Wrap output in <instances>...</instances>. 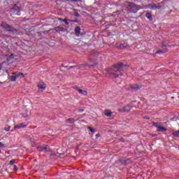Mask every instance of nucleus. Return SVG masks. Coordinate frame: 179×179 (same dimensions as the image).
Wrapping results in <instances>:
<instances>
[{"mask_svg": "<svg viewBox=\"0 0 179 179\" xmlns=\"http://www.w3.org/2000/svg\"><path fill=\"white\" fill-rule=\"evenodd\" d=\"M96 139H97L98 138H100V134H96Z\"/></svg>", "mask_w": 179, "mask_h": 179, "instance_id": "obj_31", "label": "nucleus"}, {"mask_svg": "<svg viewBox=\"0 0 179 179\" xmlns=\"http://www.w3.org/2000/svg\"><path fill=\"white\" fill-rule=\"evenodd\" d=\"M129 111H131V107L129 105L119 109L120 113H129Z\"/></svg>", "mask_w": 179, "mask_h": 179, "instance_id": "obj_5", "label": "nucleus"}, {"mask_svg": "<svg viewBox=\"0 0 179 179\" xmlns=\"http://www.w3.org/2000/svg\"><path fill=\"white\" fill-rule=\"evenodd\" d=\"M27 123H20L14 127V129H20V128H26Z\"/></svg>", "mask_w": 179, "mask_h": 179, "instance_id": "obj_8", "label": "nucleus"}, {"mask_svg": "<svg viewBox=\"0 0 179 179\" xmlns=\"http://www.w3.org/2000/svg\"><path fill=\"white\" fill-rule=\"evenodd\" d=\"M148 8H150V9H152V10H155L156 9H160V6H157L156 5H148Z\"/></svg>", "mask_w": 179, "mask_h": 179, "instance_id": "obj_17", "label": "nucleus"}, {"mask_svg": "<svg viewBox=\"0 0 179 179\" xmlns=\"http://www.w3.org/2000/svg\"><path fill=\"white\" fill-rule=\"evenodd\" d=\"M66 1H72V0H66Z\"/></svg>", "mask_w": 179, "mask_h": 179, "instance_id": "obj_39", "label": "nucleus"}, {"mask_svg": "<svg viewBox=\"0 0 179 179\" xmlns=\"http://www.w3.org/2000/svg\"><path fill=\"white\" fill-rule=\"evenodd\" d=\"M70 68H73V66H70Z\"/></svg>", "mask_w": 179, "mask_h": 179, "instance_id": "obj_41", "label": "nucleus"}, {"mask_svg": "<svg viewBox=\"0 0 179 179\" xmlns=\"http://www.w3.org/2000/svg\"><path fill=\"white\" fill-rule=\"evenodd\" d=\"M1 69H0V71H1Z\"/></svg>", "mask_w": 179, "mask_h": 179, "instance_id": "obj_43", "label": "nucleus"}, {"mask_svg": "<svg viewBox=\"0 0 179 179\" xmlns=\"http://www.w3.org/2000/svg\"><path fill=\"white\" fill-rule=\"evenodd\" d=\"M104 73L106 78H118V75L114 73L113 69H105Z\"/></svg>", "mask_w": 179, "mask_h": 179, "instance_id": "obj_4", "label": "nucleus"}, {"mask_svg": "<svg viewBox=\"0 0 179 179\" xmlns=\"http://www.w3.org/2000/svg\"><path fill=\"white\" fill-rule=\"evenodd\" d=\"M91 66H97V64H91Z\"/></svg>", "mask_w": 179, "mask_h": 179, "instance_id": "obj_34", "label": "nucleus"}, {"mask_svg": "<svg viewBox=\"0 0 179 179\" xmlns=\"http://www.w3.org/2000/svg\"><path fill=\"white\" fill-rule=\"evenodd\" d=\"M83 66H87V65H86V64H84V65H83Z\"/></svg>", "mask_w": 179, "mask_h": 179, "instance_id": "obj_37", "label": "nucleus"}, {"mask_svg": "<svg viewBox=\"0 0 179 179\" xmlns=\"http://www.w3.org/2000/svg\"><path fill=\"white\" fill-rule=\"evenodd\" d=\"M75 31H76V36H79V34H80V27H76L75 28Z\"/></svg>", "mask_w": 179, "mask_h": 179, "instance_id": "obj_19", "label": "nucleus"}, {"mask_svg": "<svg viewBox=\"0 0 179 179\" xmlns=\"http://www.w3.org/2000/svg\"><path fill=\"white\" fill-rule=\"evenodd\" d=\"M0 83H2L0 82Z\"/></svg>", "mask_w": 179, "mask_h": 179, "instance_id": "obj_44", "label": "nucleus"}, {"mask_svg": "<svg viewBox=\"0 0 179 179\" xmlns=\"http://www.w3.org/2000/svg\"><path fill=\"white\" fill-rule=\"evenodd\" d=\"M58 20H61L63 22L64 20H62V18H58Z\"/></svg>", "mask_w": 179, "mask_h": 179, "instance_id": "obj_36", "label": "nucleus"}, {"mask_svg": "<svg viewBox=\"0 0 179 179\" xmlns=\"http://www.w3.org/2000/svg\"><path fill=\"white\" fill-rule=\"evenodd\" d=\"M103 114L106 117H111V115H113V112L110 109H106L104 110Z\"/></svg>", "mask_w": 179, "mask_h": 179, "instance_id": "obj_11", "label": "nucleus"}, {"mask_svg": "<svg viewBox=\"0 0 179 179\" xmlns=\"http://www.w3.org/2000/svg\"><path fill=\"white\" fill-rule=\"evenodd\" d=\"M71 2H82V0H71Z\"/></svg>", "mask_w": 179, "mask_h": 179, "instance_id": "obj_28", "label": "nucleus"}, {"mask_svg": "<svg viewBox=\"0 0 179 179\" xmlns=\"http://www.w3.org/2000/svg\"><path fill=\"white\" fill-rule=\"evenodd\" d=\"M38 150L39 152H47V145H43L41 147H38Z\"/></svg>", "mask_w": 179, "mask_h": 179, "instance_id": "obj_15", "label": "nucleus"}, {"mask_svg": "<svg viewBox=\"0 0 179 179\" xmlns=\"http://www.w3.org/2000/svg\"><path fill=\"white\" fill-rule=\"evenodd\" d=\"M11 132H13V130H11Z\"/></svg>", "mask_w": 179, "mask_h": 179, "instance_id": "obj_42", "label": "nucleus"}, {"mask_svg": "<svg viewBox=\"0 0 179 179\" xmlns=\"http://www.w3.org/2000/svg\"><path fill=\"white\" fill-rule=\"evenodd\" d=\"M8 79L10 82H16L17 78L16 77V74H13V76H8Z\"/></svg>", "mask_w": 179, "mask_h": 179, "instance_id": "obj_13", "label": "nucleus"}, {"mask_svg": "<svg viewBox=\"0 0 179 179\" xmlns=\"http://www.w3.org/2000/svg\"><path fill=\"white\" fill-rule=\"evenodd\" d=\"M75 16H77L78 17H79V16H80V15H79V13H76L75 14Z\"/></svg>", "mask_w": 179, "mask_h": 179, "instance_id": "obj_33", "label": "nucleus"}, {"mask_svg": "<svg viewBox=\"0 0 179 179\" xmlns=\"http://www.w3.org/2000/svg\"><path fill=\"white\" fill-rule=\"evenodd\" d=\"M66 122L67 124H73V122H75V120L73 119H67L66 120Z\"/></svg>", "mask_w": 179, "mask_h": 179, "instance_id": "obj_23", "label": "nucleus"}, {"mask_svg": "<svg viewBox=\"0 0 179 179\" xmlns=\"http://www.w3.org/2000/svg\"><path fill=\"white\" fill-rule=\"evenodd\" d=\"M0 148H5V145L0 142Z\"/></svg>", "mask_w": 179, "mask_h": 179, "instance_id": "obj_30", "label": "nucleus"}, {"mask_svg": "<svg viewBox=\"0 0 179 179\" xmlns=\"http://www.w3.org/2000/svg\"><path fill=\"white\" fill-rule=\"evenodd\" d=\"M3 29H6V31H9V33H17V29L13 28V27L6 24V22H2L1 24Z\"/></svg>", "mask_w": 179, "mask_h": 179, "instance_id": "obj_1", "label": "nucleus"}, {"mask_svg": "<svg viewBox=\"0 0 179 179\" xmlns=\"http://www.w3.org/2000/svg\"><path fill=\"white\" fill-rule=\"evenodd\" d=\"M12 75H15L17 79H22V78H24V75L22 72H14L12 73Z\"/></svg>", "mask_w": 179, "mask_h": 179, "instance_id": "obj_9", "label": "nucleus"}, {"mask_svg": "<svg viewBox=\"0 0 179 179\" xmlns=\"http://www.w3.org/2000/svg\"><path fill=\"white\" fill-rule=\"evenodd\" d=\"M126 66H129L128 64H124L122 62H118L113 64V68H125Z\"/></svg>", "mask_w": 179, "mask_h": 179, "instance_id": "obj_6", "label": "nucleus"}, {"mask_svg": "<svg viewBox=\"0 0 179 179\" xmlns=\"http://www.w3.org/2000/svg\"><path fill=\"white\" fill-rule=\"evenodd\" d=\"M88 129H90V127H88Z\"/></svg>", "mask_w": 179, "mask_h": 179, "instance_id": "obj_38", "label": "nucleus"}, {"mask_svg": "<svg viewBox=\"0 0 179 179\" xmlns=\"http://www.w3.org/2000/svg\"><path fill=\"white\" fill-rule=\"evenodd\" d=\"M164 47H169V41H164L162 43V48H164Z\"/></svg>", "mask_w": 179, "mask_h": 179, "instance_id": "obj_21", "label": "nucleus"}, {"mask_svg": "<svg viewBox=\"0 0 179 179\" xmlns=\"http://www.w3.org/2000/svg\"><path fill=\"white\" fill-rule=\"evenodd\" d=\"M127 9L131 13H136L139 10V8L134 3L128 2L127 3Z\"/></svg>", "mask_w": 179, "mask_h": 179, "instance_id": "obj_2", "label": "nucleus"}, {"mask_svg": "<svg viewBox=\"0 0 179 179\" xmlns=\"http://www.w3.org/2000/svg\"><path fill=\"white\" fill-rule=\"evenodd\" d=\"M145 17H147V19H149L150 22L153 20V17H152V14L150 13H146Z\"/></svg>", "mask_w": 179, "mask_h": 179, "instance_id": "obj_20", "label": "nucleus"}, {"mask_svg": "<svg viewBox=\"0 0 179 179\" xmlns=\"http://www.w3.org/2000/svg\"><path fill=\"white\" fill-rule=\"evenodd\" d=\"M23 117H24V118H27V117H28L27 113H25V114L23 115Z\"/></svg>", "mask_w": 179, "mask_h": 179, "instance_id": "obj_32", "label": "nucleus"}, {"mask_svg": "<svg viewBox=\"0 0 179 179\" xmlns=\"http://www.w3.org/2000/svg\"><path fill=\"white\" fill-rule=\"evenodd\" d=\"M90 132H92V134H94V132H96V131H94V129H93V128L90 127Z\"/></svg>", "mask_w": 179, "mask_h": 179, "instance_id": "obj_29", "label": "nucleus"}, {"mask_svg": "<svg viewBox=\"0 0 179 179\" xmlns=\"http://www.w3.org/2000/svg\"><path fill=\"white\" fill-rule=\"evenodd\" d=\"M38 89H39V90H45V89H47V85L43 82H39L38 84Z\"/></svg>", "mask_w": 179, "mask_h": 179, "instance_id": "obj_7", "label": "nucleus"}, {"mask_svg": "<svg viewBox=\"0 0 179 179\" xmlns=\"http://www.w3.org/2000/svg\"><path fill=\"white\" fill-rule=\"evenodd\" d=\"M173 135L174 136H176V138H179V130L174 131V132L173 133Z\"/></svg>", "mask_w": 179, "mask_h": 179, "instance_id": "obj_24", "label": "nucleus"}, {"mask_svg": "<svg viewBox=\"0 0 179 179\" xmlns=\"http://www.w3.org/2000/svg\"><path fill=\"white\" fill-rule=\"evenodd\" d=\"M77 90L80 94H83V96H86V94H87V92H86V90H83L80 89H77Z\"/></svg>", "mask_w": 179, "mask_h": 179, "instance_id": "obj_18", "label": "nucleus"}, {"mask_svg": "<svg viewBox=\"0 0 179 179\" xmlns=\"http://www.w3.org/2000/svg\"><path fill=\"white\" fill-rule=\"evenodd\" d=\"M167 51H169V49L165 48L163 49L162 50H158L156 54H164V52H167Z\"/></svg>", "mask_w": 179, "mask_h": 179, "instance_id": "obj_22", "label": "nucleus"}, {"mask_svg": "<svg viewBox=\"0 0 179 179\" xmlns=\"http://www.w3.org/2000/svg\"><path fill=\"white\" fill-rule=\"evenodd\" d=\"M63 22H64L66 24H69V22H68V20L66 19H64Z\"/></svg>", "mask_w": 179, "mask_h": 179, "instance_id": "obj_27", "label": "nucleus"}, {"mask_svg": "<svg viewBox=\"0 0 179 179\" xmlns=\"http://www.w3.org/2000/svg\"><path fill=\"white\" fill-rule=\"evenodd\" d=\"M13 163H14L13 161L11 160V161H10L9 164H11V165H12V164H13Z\"/></svg>", "mask_w": 179, "mask_h": 179, "instance_id": "obj_35", "label": "nucleus"}, {"mask_svg": "<svg viewBox=\"0 0 179 179\" xmlns=\"http://www.w3.org/2000/svg\"><path fill=\"white\" fill-rule=\"evenodd\" d=\"M11 12H13L14 13H15V15H19V12H20V8L15 5L13 8L11 9Z\"/></svg>", "mask_w": 179, "mask_h": 179, "instance_id": "obj_10", "label": "nucleus"}, {"mask_svg": "<svg viewBox=\"0 0 179 179\" xmlns=\"http://www.w3.org/2000/svg\"><path fill=\"white\" fill-rule=\"evenodd\" d=\"M115 47L116 48H120L122 50V48H125L127 47V44L118 43H116Z\"/></svg>", "mask_w": 179, "mask_h": 179, "instance_id": "obj_12", "label": "nucleus"}, {"mask_svg": "<svg viewBox=\"0 0 179 179\" xmlns=\"http://www.w3.org/2000/svg\"><path fill=\"white\" fill-rule=\"evenodd\" d=\"M14 57H15V55H14L13 54H11V55L8 57V58L7 59L8 61H10V59H13Z\"/></svg>", "mask_w": 179, "mask_h": 179, "instance_id": "obj_25", "label": "nucleus"}, {"mask_svg": "<svg viewBox=\"0 0 179 179\" xmlns=\"http://www.w3.org/2000/svg\"><path fill=\"white\" fill-rule=\"evenodd\" d=\"M62 66H64V64H62Z\"/></svg>", "mask_w": 179, "mask_h": 179, "instance_id": "obj_40", "label": "nucleus"}, {"mask_svg": "<svg viewBox=\"0 0 179 179\" xmlns=\"http://www.w3.org/2000/svg\"><path fill=\"white\" fill-rule=\"evenodd\" d=\"M55 31H65V29L61 26H58L54 28Z\"/></svg>", "mask_w": 179, "mask_h": 179, "instance_id": "obj_14", "label": "nucleus"}, {"mask_svg": "<svg viewBox=\"0 0 179 179\" xmlns=\"http://www.w3.org/2000/svg\"><path fill=\"white\" fill-rule=\"evenodd\" d=\"M152 127L157 128V132H166L167 129L163 127V124L161 122H152Z\"/></svg>", "mask_w": 179, "mask_h": 179, "instance_id": "obj_3", "label": "nucleus"}, {"mask_svg": "<svg viewBox=\"0 0 179 179\" xmlns=\"http://www.w3.org/2000/svg\"><path fill=\"white\" fill-rule=\"evenodd\" d=\"M10 130V126H8V127L4 128V131H6V132L9 131Z\"/></svg>", "mask_w": 179, "mask_h": 179, "instance_id": "obj_26", "label": "nucleus"}, {"mask_svg": "<svg viewBox=\"0 0 179 179\" xmlns=\"http://www.w3.org/2000/svg\"><path fill=\"white\" fill-rule=\"evenodd\" d=\"M131 89H134V90H139L141 89V87L138 85L137 84H133L130 85Z\"/></svg>", "mask_w": 179, "mask_h": 179, "instance_id": "obj_16", "label": "nucleus"}]
</instances>
